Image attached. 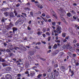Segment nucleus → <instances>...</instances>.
I'll return each mask as SVG.
<instances>
[{
    "label": "nucleus",
    "mask_w": 79,
    "mask_h": 79,
    "mask_svg": "<svg viewBox=\"0 0 79 79\" xmlns=\"http://www.w3.org/2000/svg\"><path fill=\"white\" fill-rule=\"evenodd\" d=\"M6 52H10V49H8L6 50Z\"/></svg>",
    "instance_id": "37998d69"
},
{
    "label": "nucleus",
    "mask_w": 79,
    "mask_h": 79,
    "mask_svg": "<svg viewBox=\"0 0 79 79\" xmlns=\"http://www.w3.org/2000/svg\"><path fill=\"white\" fill-rule=\"evenodd\" d=\"M38 8H40V9H42V8H43V6L42 5H40L38 6Z\"/></svg>",
    "instance_id": "b1692460"
},
{
    "label": "nucleus",
    "mask_w": 79,
    "mask_h": 79,
    "mask_svg": "<svg viewBox=\"0 0 79 79\" xmlns=\"http://www.w3.org/2000/svg\"><path fill=\"white\" fill-rule=\"evenodd\" d=\"M27 5H28V6H30L31 4H30V3L28 2L27 3Z\"/></svg>",
    "instance_id": "e2e57ef3"
},
{
    "label": "nucleus",
    "mask_w": 79,
    "mask_h": 79,
    "mask_svg": "<svg viewBox=\"0 0 79 79\" xmlns=\"http://www.w3.org/2000/svg\"><path fill=\"white\" fill-rule=\"evenodd\" d=\"M2 65L3 66H8V64H6L5 63H4L2 64Z\"/></svg>",
    "instance_id": "aec40b11"
},
{
    "label": "nucleus",
    "mask_w": 79,
    "mask_h": 79,
    "mask_svg": "<svg viewBox=\"0 0 79 79\" xmlns=\"http://www.w3.org/2000/svg\"><path fill=\"white\" fill-rule=\"evenodd\" d=\"M9 26H10L11 27H12V26H13V24H12V23H11V22H10V24L9 25Z\"/></svg>",
    "instance_id": "bb28decb"
},
{
    "label": "nucleus",
    "mask_w": 79,
    "mask_h": 79,
    "mask_svg": "<svg viewBox=\"0 0 79 79\" xmlns=\"http://www.w3.org/2000/svg\"><path fill=\"white\" fill-rule=\"evenodd\" d=\"M76 50L77 52H78V53H79V48H77L76 49Z\"/></svg>",
    "instance_id": "680f3d73"
},
{
    "label": "nucleus",
    "mask_w": 79,
    "mask_h": 79,
    "mask_svg": "<svg viewBox=\"0 0 79 79\" xmlns=\"http://www.w3.org/2000/svg\"><path fill=\"white\" fill-rule=\"evenodd\" d=\"M9 49L11 50V51H13V50H14V48H13V46L12 44H9Z\"/></svg>",
    "instance_id": "39448f33"
},
{
    "label": "nucleus",
    "mask_w": 79,
    "mask_h": 79,
    "mask_svg": "<svg viewBox=\"0 0 79 79\" xmlns=\"http://www.w3.org/2000/svg\"><path fill=\"white\" fill-rule=\"evenodd\" d=\"M60 18L62 21H64V18H63L62 16H60Z\"/></svg>",
    "instance_id": "dca6fc26"
},
{
    "label": "nucleus",
    "mask_w": 79,
    "mask_h": 79,
    "mask_svg": "<svg viewBox=\"0 0 79 79\" xmlns=\"http://www.w3.org/2000/svg\"><path fill=\"white\" fill-rule=\"evenodd\" d=\"M6 8H3L2 10V11H6Z\"/></svg>",
    "instance_id": "3c124183"
},
{
    "label": "nucleus",
    "mask_w": 79,
    "mask_h": 79,
    "mask_svg": "<svg viewBox=\"0 0 79 79\" xmlns=\"http://www.w3.org/2000/svg\"><path fill=\"white\" fill-rule=\"evenodd\" d=\"M42 76V74H39L37 76V77L38 78V79H40V77H41Z\"/></svg>",
    "instance_id": "2eb2a0df"
},
{
    "label": "nucleus",
    "mask_w": 79,
    "mask_h": 79,
    "mask_svg": "<svg viewBox=\"0 0 79 79\" xmlns=\"http://www.w3.org/2000/svg\"><path fill=\"white\" fill-rule=\"evenodd\" d=\"M11 27L9 25L6 26V29H7V30H10V29H11Z\"/></svg>",
    "instance_id": "9b49d317"
},
{
    "label": "nucleus",
    "mask_w": 79,
    "mask_h": 79,
    "mask_svg": "<svg viewBox=\"0 0 79 79\" xmlns=\"http://www.w3.org/2000/svg\"><path fill=\"white\" fill-rule=\"evenodd\" d=\"M4 14L6 16H7L9 15V13L7 12H5L4 13Z\"/></svg>",
    "instance_id": "ddd939ff"
},
{
    "label": "nucleus",
    "mask_w": 79,
    "mask_h": 79,
    "mask_svg": "<svg viewBox=\"0 0 79 79\" xmlns=\"http://www.w3.org/2000/svg\"><path fill=\"white\" fill-rule=\"evenodd\" d=\"M71 62L76 63V60L75 59H72Z\"/></svg>",
    "instance_id": "f3484780"
},
{
    "label": "nucleus",
    "mask_w": 79,
    "mask_h": 79,
    "mask_svg": "<svg viewBox=\"0 0 79 79\" xmlns=\"http://www.w3.org/2000/svg\"><path fill=\"white\" fill-rule=\"evenodd\" d=\"M52 14L53 16L55 17V18H56V19H57V15H56L55 14V12H54V11H52Z\"/></svg>",
    "instance_id": "0eeeda50"
},
{
    "label": "nucleus",
    "mask_w": 79,
    "mask_h": 79,
    "mask_svg": "<svg viewBox=\"0 0 79 79\" xmlns=\"http://www.w3.org/2000/svg\"><path fill=\"white\" fill-rule=\"evenodd\" d=\"M42 15L43 16V17H45V15L44 13L42 14Z\"/></svg>",
    "instance_id": "052dcab7"
},
{
    "label": "nucleus",
    "mask_w": 79,
    "mask_h": 79,
    "mask_svg": "<svg viewBox=\"0 0 79 79\" xmlns=\"http://www.w3.org/2000/svg\"><path fill=\"white\" fill-rule=\"evenodd\" d=\"M46 34L47 35H50V34L48 32H47L46 33Z\"/></svg>",
    "instance_id": "473e14b6"
},
{
    "label": "nucleus",
    "mask_w": 79,
    "mask_h": 79,
    "mask_svg": "<svg viewBox=\"0 0 79 79\" xmlns=\"http://www.w3.org/2000/svg\"><path fill=\"white\" fill-rule=\"evenodd\" d=\"M21 19H19L18 20L17 22H18V23H19L21 22Z\"/></svg>",
    "instance_id": "a878e982"
},
{
    "label": "nucleus",
    "mask_w": 79,
    "mask_h": 79,
    "mask_svg": "<svg viewBox=\"0 0 79 79\" xmlns=\"http://www.w3.org/2000/svg\"><path fill=\"white\" fill-rule=\"evenodd\" d=\"M60 55H64V52H61L60 53Z\"/></svg>",
    "instance_id": "de8ad7c7"
},
{
    "label": "nucleus",
    "mask_w": 79,
    "mask_h": 79,
    "mask_svg": "<svg viewBox=\"0 0 79 79\" xmlns=\"http://www.w3.org/2000/svg\"><path fill=\"white\" fill-rule=\"evenodd\" d=\"M20 69L21 71H20V72H21V71H23V69H24L23 68V67H21L20 68Z\"/></svg>",
    "instance_id": "79ce46f5"
},
{
    "label": "nucleus",
    "mask_w": 79,
    "mask_h": 79,
    "mask_svg": "<svg viewBox=\"0 0 79 79\" xmlns=\"http://www.w3.org/2000/svg\"><path fill=\"white\" fill-rule=\"evenodd\" d=\"M25 74H29V71H27L25 72Z\"/></svg>",
    "instance_id": "338daca9"
},
{
    "label": "nucleus",
    "mask_w": 79,
    "mask_h": 79,
    "mask_svg": "<svg viewBox=\"0 0 79 79\" xmlns=\"http://www.w3.org/2000/svg\"><path fill=\"white\" fill-rule=\"evenodd\" d=\"M42 35L44 38H45V37H46V35H45V34H44Z\"/></svg>",
    "instance_id": "c03bdc74"
},
{
    "label": "nucleus",
    "mask_w": 79,
    "mask_h": 79,
    "mask_svg": "<svg viewBox=\"0 0 79 79\" xmlns=\"http://www.w3.org/2000/svg\"><path fill=\"white\" fill-rule=\"evenodd\" d=\"M48 77L49 79H52V78H53V79H57V78L56 77L55 75H54L53 77V75H52V73H49L48 74Z\"/></svg>",
    "instance_id": "f03ea898"
},
{
    "label": "nucleus",
    "mask_w": 79,
    "mask_h": 79,
    "mask_svg": "<svg viewBox=\"0 0 79 79\" xmlns=\"http://www.w3.org/2000/svg\"><path fill=\"white\" fill-rule=\"evenodd\" d=\"M67 16L69 17H70V16H71V14L70 13H68L67 14Z\"/></svg>",
    "instance_id": "6ab92c4d"
},
{
    "label": "nucleus",
    "mask_w": 79,
    "mask_h": 79,
    "mask_svg": "<svg viewBox=\"0 0 79 79\" xmlns=\"http://www.w3.org/2000/svg\"><path fill=\"white\" fill-rule=\"evenodd\" d=\"M1 61H2V62H5V60L3 59H2Z\"/></svg>",
    "instance_id": "864d4df0"
},
{
    "label": "nucleus",
    "mask_w": 79,
    "mask_h": 79,
    "mask_svg": "<svg viewBox=\"0 0 79 79\" xmlns=\"http://www.w3.org/2000/svg\"><path fill=\"white\" fill-rule=\"evenodd\" d=\"M46 31H47V28H44L43 29L42 31L44 33L46 32Z\"/></svg>",
    "instance_id": "a211bd4d"
},
{
    "label": "nucleus",
    "mask_w": 79,
    "mask_h": 79,
    "mask_svg": "<svg viewBox=\"0 0 79 79\" xmlns=\"http://www.w3.org/2000/svg\"><path fill=\"white\" fill-rule=\"evenodd\" d=\"M73 42V43H74V44H76V43L77 42V40L76 39L74 40Z\"/></svg>",
    "instance_id": "2f4dec72"
},
{
    "label": "nucleus",
    "mask_w": 79,
    "mask_h": 79,
    "mask_svg": "<svg viewBox=\"0 0 79 79\" xmlns=\"http://www.w3.org/2000/svg\"><path fill=\"white\" fill-rule=\"evenodd\" d=\"M30 15L31 16H33V12L32 11L30 12Z\"/></svg>",
    "instance_id": "cd10ccee"
},
{
    "label": "nucleus",
    "mask_w": 79,
    "mask_h": 79,
    "mask_svg": "<svg viewBox=\"0 0 79 79\" xmlns=\"http://www.w3.org/2000/svg\"><path fill=\"white\" fill-rule=\"evenodd\" d=\"M67 54H68L69 55H71L72 54L71 52H67Z\"/></svg>",
    "instance_id": "603ef678"
},
{
    "label": "nucleus",
    "mask_w": 79,
    "mask_h": 79,
    "mask_svg": "<svg viewBox=\"0 0 79 79\" xmlns=\"http://www.w3.org/2000/svg\"><path fill=\"white\" fill-rule=\"evenodd\" d=\"M14 48L15 50H17L18 49H19V48L18 47H15Z\"/></svg>",
    "instance_id": "412c9836"
},
{
    "label": "nucleus",
    "mask_w": 79,
    "mask_h": 79,
    "mask_svg": "<svg viewBox=\"0 0 79 79\" xmlns=\"http://www.w3.org/2000/svg\"><path fill=\"white\" fill-rule=\"evenodd\" d=\"M12 30L13 31V32L14 34H15V31H17V28L13 27L12 28Z\"/></svg>",
    "instance_id": "1a4fd4ad"
},
{
    "label": "nucleus",
    "mask_w": 79,
    "mask_h": 79,
    "mask_svg": "<svg viewBox=\"0 0 79 79\" xmlns=\"http://www.w3.org/2000/svg\"><path fill=\"white\" fill-rule=\"evenodd\" d=\"M54 67H55V68H57V67H58V65L55 64L54 65Z\"/></svg>",
    "instance_id": "5fc2aeb1"
},
{
    "label": "nucleus",
    "mask_w": 79,
    "mask_h": 79,
    "mask_svg": "<svg viewBox=\"0 0 79 79\" xmlns=\"http://www.w3.org/2000/svg\"><path fill=\"white\" fill-rule=\"evenodd\" d=\"M62 37H66V35H65V33H62Z\"/></svg>",
    "instance_id": "c85d7f7f"
},
{
    "label": "nucleus",
    "mask_w": 79,
    "mask_h": 79,
    "mask_svg": "<svg viewBox=\"0 0 79 79\" xmlns=\"http://www.w3.org/2000/svg\"><path fill=\"white\" fill-rule=\"evenodd\" d=\"M69 49L70 52H72V51H73V48L72 47H70Z\"/></svg>",
    "instance_id": "c756f323"
},
{
    "label": "nucleus",
    "mask_w": 79,
    "mask_h": 79,
    "mask_svg": "<svg viewBox=\"0 0 79 79\" xmlns=\"http://www.w3.org/2000/svg\"><path fill=\"white\" fill-rule=\"evenodd\" d=\"M41 17L43 19V20H44V21H45V22H47V19H45L44 18H43V17L41 16Z\"/></svg>",
    "instance_id": "f704fd0d"
},
{
    "label": "nucleus",
    "mask_w": 79,
    "mask_h": 79,
    "mask_svg": "<svg viewBox=\"0 0 79 79\" xmlns=\"http://www.w3.org/2000/svg\"><path fill=\"white\" fill-rule=\"evenodd\" d=\"M56 42H57V43H60V40H57V41H55Z\"/></svg>",
    "instance_id": "a18cd8bd"
},
{
    "label": "nucleus",
    "mask_w": 79,
    "mask_h": 79,
    "mask_svg": "<svg viewBox=\"0 0 79 79\" xmlns=\"http://www.w3.org/2000/svg\"><path fill=\"white\" fill-rule=\"evenodd\" d=\"M41 42L43 44H46V42L45 41H42Z\"/></svg>",
    "instance_id": "13d9d810"
},
{
    "label": "nucleus",
    "mask_w": 79,
    "mask_h": 79,
    "mask_svg": "<svg viewBox=\"0 0 79 79\" xmlns=\"http://www.w3.org/2000/svg\"><path fill=\"white\" fill-rule=\"evenodd\" d=\"M29 54L31 55V56H32V55H34V51H30V52Z\"/></svg>",
    "instance_id": "4468645a"
},
{
    "label": "nucleus",
    "mask_w": 79,
    "mask_h": 79,
    "mask_svg": "<svg viewBox=\"0 0 79 79\" xmlns=\"http://www.w3.org/2000/svg\"><path fill=\"white\" fill-rule=\"evenodd\" d=\"M40 60H42V61H46V59H44L40 57Z\"/></svg>",
    "instance_id": "4be33fe9"
},
{
    "label": "nucleus",
    "mask_w": 79,
    "mask_h": 79,
    "mask_svg": "<svg viewBox=\"0 0 79 79\" xmlns=\"http://www.w3.org/2000/svg\"><path fill=\"white\" fill-rule=\"evenodd\" d=\"M6 78L7 79H11V75L9 74H8L6 75Z\"/></svg>",
    "instance_id": "20e7f679"
},
{
    "label": "nucleus",
    "mask_w": 79,
    "mask_h": 79,
    "mask_svg": "<svg viewBox=\"0 0 79 79\" xmlns=\"http://www.w3.org/2000/svg\"><path fill=\"white\" fill-rule=\"evenodd\" d=\"M18 23L17 21L15 23V25H18Z\"/></svg>",
    "instance_id": "0e129e2a"
},
{
    "label": "nucleus",
    "mask_w": 79,
    "mask_h": 79,
    "mask_svg": "<svg viewBox=\"0 0 79 79\" xmlns=\"http://www.w3.org/2000/svg\"><path fill=\"white\" fill-rule=\"evenodd\" d=\"M43 33V32L42 31H39L37 32V34L38 35H41V34H42Z\"/></svg>",
    "instance_id": "f8f14e48"
},
{
    "label": "nucleus",
    "mask_w": 79,
    "mask_h": 79,
    "mask_svg": "<svg viewBox=\"0 0 79 79\" xmlns=\"http://www.w3.org/2000/svg\"><path fill=\"white\" fill-rule=\"evenodd\" d=\"M35 68H37V67L35 66L31 68L32 69H35Z\"/></svg>",
    "instance_id": "58836bf2"
},
{
    "label": "nucleus",
    "mask_w": 79,
    "mask_h": 79,
    "mask_svg": "<svg viewBox=\"0 0 79 79\" xmlns=\"http://www.w3.org/2000/svg\"><path fill=\"white\" fill-rule=\"evenodd\" d=\"M6 20H7V19L3 17L2 18L1 21L2 22V23H5V21Z\"/></svg>",
    "instance_id": "6e6552de"
},
{
    "label": "nucleus",
    "mask_w": 79,
    "mask_h": 79,
    "mask_svg": "<svg viewBox=\"0 0 79 79\" xmlns=\"http://www.w3.org/2000/svg\"><path fill=\"white\" fill-rule=\"evenodd\" d=\"M61 68H62V69H65V67H64L63 66H61Z\"/></svg>",
    "instance_id": "4d7b16f0"
},
{
    "label": "nucleus",
    "mask_w": 79,
    "mask_h": 79,
    "mask_svg": "<svg viewBox=\"0 0 79 79\" xmlns=\"http://www.w3.org/2000/svg\"><path fill=\"white\" fill-rule=\"evenodd\" d=\"M57 31L56 30H54V32L56 33H58L59 34H60L61 32V27L60 26H58L56 28Z\"/></svg>",
    "instance_id": "f257e3e1"
},
{
    "label": "nucleus",
    "mask_w": 79,
    "mask_h": 79,
    "mask_svg": "<svg viewBox=\"0 0 79 79\" xmlns=\"http://www.w3.org/2000/svg\"><path fill=\"white\" fill-rule=\"evenodd\" d=\"M0 51L1 52H5L6 50H5V49H0Z\"/></svg>",
    "instance_id": "7c9ffc66"
},
{
    "label": "nucleus",
    "mask_w": 79,
    "mask_h": 79,
    "mask_svg": "<svg viewBox=\"0 0 79 79\" xmlns=\"http://www.w3.org/2000/svg\"><path fill=\"white\" fill-rule=\"evenodd\" d=\"M54 75H55V76H56V77H57V76H58V75H59V72H58V71H56L54 74Z\"/></svg>",
    "instance_id": "9d476101"
},
{
    "label": "nucleus",
    "mask_w": 79,
    "mask_h": 79,
    "mask_svg": "<svg viewBox=\"0 0 79 79\" xmlns=\"http://www.w3.org/2000/svg\"><path fill=\"white\" fill-rule=\"evenodd\" d=\"M9 15L10 18H15V16L14 15V14H13V12L10 13Z\"/></svg>",
    "instance_id": "423d86ee"
},
{
    "label": "nucleus",
    "mask_w": 79,
    "mask_h": 79,
    "mask_svg": "<svg viewBox=\"0 0 79 79\" xmlns=\"http://www.w3.org/2000/svg\"><path fill=\"white\" fill-rule=\"evenodd\" d=\"M73 19H75V20H76V19H77V18L76 17H75V16H74L73 17Z\"/></svg>",
    "instance_id": "bf43d9fd"
},
{
    "label": "nucleus",
    "mask_w": 79,
    "mask_h": 79,
    "mask_svg": "<svg viewBox=\"0 0 79 79\" xmlns=\"http://www.w3.org/2000/svg\"><path fill=\"white\" fill-rule=\"evenodd\" d=\"M14 13L15 14V16H17V15H18V14L16 11H14Z\"/></svg>",
    "instance_id": "4c0bfd02"
},
{
    "label": "nucleus",
    "mask_w": 79,
    "mask_h": 79,
    "mask_svg": "<svg viewBox=\"0 0 79 79\" xmlns=\"http://www.w3.org/2000/svg\"><path fill=\"white\" fill-rule=\"evenodd\" d=\"M63 42H66L67 40L66 39H64L62 40Z\"/></svg>",
    "instance_id": "72a5a7b5"
},
{
    "label": "nucleus",
    "mask_w": 79,
    "mask_h": 79,
    "mask_svg": "<svg viewBox=\"0 0 79 79\" xmlns=\"http://www.w3.org/2000/svg\"><path fill=\"white\" fill-rule=\"evenodd\" d=\"M25 66L26 68H28L29 67V64H25Z\"/></svg>",
    "instance_id": "ea45409f"
},
{
    "label": "nucleus",
    "mask_w": 79,
    "mask_h": 79,
    "mask_svg": "<svg viewBox=\"0 0 79 79\" xmlns=\"http://www.w3.org/2000/svg\"><path fill=\"white\" fill-rule=\"evenodd\" d=\"M20 6V4L19 3H18L16 5V7H18V6Z\"/></svg>",
    "instance_id": "09e8293b"
},
{
    "label": "nucleus",
    "mask_w": 79,
    "mask_h": 79,
    "mask_svg": "<svg viewBox=\"0 0 79 79\" xmlns=\"http://www.w3.org/2000/svg\"><path fill=\"white\" fill-rule=\"evenodd\" d=\"M52 24L53 26H55L56 23L55 22H53L52 23Z\"/></svg>",
    "instance_id": "49530a36"
},
{
    "label": "nucleus",
    "mask_w": 79,
    "mask_h": 79,
    "mask_svg": "<svg viewBox=\"0 0 79 79\" xmlns=\"http://www.w3.org/2000/svg\"><path fill=\"white\" fill-rule=\"evenodd\" d=\"M35 74V72L34 71H31L30 73V76L31 77H33V76H34V75Z\"/></svg>",
    "instance_id": "7ed1b4c3"
},
{
    "label": "nucleus",
    "mask_w": 79,
    "mask_h": 79,
    "mask_svg": "<svg viewBox=\"0 0 79 79\" xmlns=\"http://www.w3.org/2000/svg\"><path fill=\"white\" fill-rule=\"evenodd\" d=\"M17 76L18 77H21V74H18L17 75Z\"/></svg>",
    "instance_id": "6e6d98bb"
},
{
    "label": "nucleus",
    "mask_w": 79,
    "mask_h": 79,
    "mask_svg": "<svg viewBox=\"0 0 79 79\" xmlns=\"http://www.w3.org/2000/svg\"><path fill=\"white\" fill-rule=\"evenodd\" d=\"M52 27L53 29H55V27L53 26H52Z\"/></svg>",
    "instance_id": "69168bd1"
},
{
    "label": "nucleus",
    "mask_w": 79,
    "mask_h": 79,
    "mask_svg": "<svg viewBox=\"0 0 79 79\" xmlns=\"http://www.w3.org/2000/svg\"><path fill=\"white\" fill-rule=\"evenodd\" d=\"M54 48H57V45L56 44H55L53 46Z\"/></svg>",
    "instance_id": "393cba45"
},
{
    "label": "nucleus",
    "mask_w": 79,
    "mask_h": 79,
    "mask_svg": "<svg viewBox=\"0 0 79 79\" xmlns=\"http://www.w3.org/2000/svg\"><path fill=\"white\" fill-rule=\"evenodd\" d=\"M71 73L72 74V75H71V76H73V75L74 74V72L73 71H71Z\"/></svg>",
    "instance_id": "e433bc0d"
},
{
    "label": "nucleus",
    "mask_w": 79,
    "mask_h": 79,
    "mask_svg": "<svg viewBox=\"0 0 79 79\" xmlns=\"http://www.w3.org/2000/svg\"><path fill=\"white\" fill-rule=\"evenodd\" d=\"M25 10H30V9H29V8L28 7H26L25 8Z\"/></svg>",
    "instance_id": "c9c22d12"
},
{
    "label": "nucleus",
    "mask_w": 79,
    "mask_h": 79,
    "mask_svg": "<svg viewBox=\"0 0 79 79\" xmlns=\"http://www.w3.org/2000/svg\"><path fill=\"white\" fill-rule=\"evenodd\" d=\"M26 47L27 48H31V46H30V45H29V46H26Z\"/></svg>",
    "instance_id": "a19ab883"
},
{
    "label": "nucleus",
    "mask_w": 79,
    "mask_h": 79,
    "mask_svg": "<svg viewBox=\"0 0 79 79\" xmlns=\"http://www.w3.org/2000/svg\"><path fill=\"white\" fill-rule=\"evenodd\" d=\"M71 12L72 13H73V14H75V15L76 14V12H75V11H74V10H72L71 11Z\"/></svg>",
    "instance_id": "5701e85b"
},
{
    "label": "nucleus",
    "mask_w": 79,
    "mask_h": 79,
    "mask_svg": "<svg viewBox=\"0 0 79 79\" xmlns=\"http://www.w3.org/2000/svg\"><path fill=\"white\" fill-rule=\"evenodd\" d=\"M76 45L77 46V47H79V43H77L76 44Z\"/></svg>",
    "instance_id": "774afa93"
},
{
    "label": "nucleus",
    "mask_w": 79,
    "mask_h": 79,
    "mask_svg": "<svg viewBox=\"0 0 79 79\" xmlns=\"http://www.w3.org/2000/svg\"><path fill=\"white\" fill-rule=\"evenodd\" d=\"M43 77H45L47 76V74L46 73H44L43 74Z\"/></svg>",
    "instance_id": "8fccbe9b"
}]
</instances>
